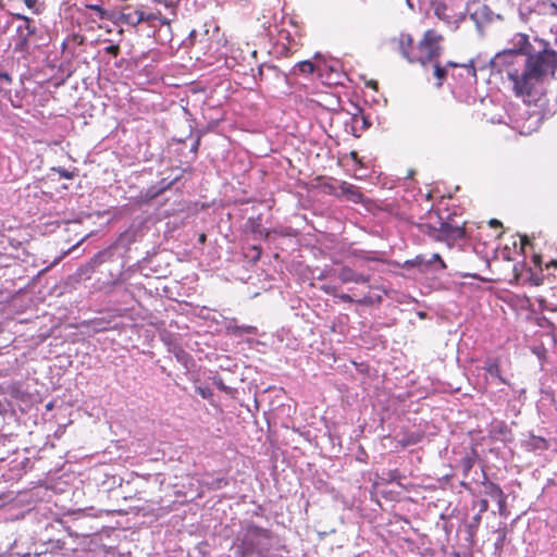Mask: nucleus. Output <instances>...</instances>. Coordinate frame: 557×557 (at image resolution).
I'll return each mask as SVG.
<instances>
[{"label":"nucleus","instance_id":"1","mask_svg":"<svg viewBox=\"0 0 557 557\" xmlns=\"http://www.w3.org/2000/svg\"><path fill=\"white\" fill-rule=\"evenodd\" d=\"M543 49L534 51L524 59V69L510 70L508 79L512 83L517 96H531L534 86L546 76H554L557 69V52L541 40Z\"/></svg>","mask_w":557,"mask_h":557},{"label":"nucleus","instance_id":"2","mask_svg":"<svg viewBox=\"0 0 557 557\" xmlns=\"http://www.w3.org/2000/svg\"><path fill=\"white\" fill-rule=\"evenodd\" d=\"M442 40V35L434 29H428L416 46L412 36L407 33H400L388 39L387 44L392 51L398 53L408 63H420L423 69H426L433 59L441 55L443 49L440 41Z\"/></svg>","mask_w":557,"mask_h":557},{"label":"nucleus","instance_id":"3","mask_svg":"<svg viewBox=\"0 0 557 557\" xmlns=\"http://www.w3.org/2000/svg\"><path fill=\"white\" fill-rule=\"evenodd\" d=\"M400 267L406 271L417 270L421 274L437 273L446 269V263L438 253H432L430 258L418 255L413 259L406 260Z\"/></svg>","mask_w":557,"mask_h":557},{"label":"nucleus","instance_id":"4","mask_svg":"<svg viewBox=\"0 0 557 557\" xmlns=\"http://www.w3.org/2000/svg\"><path fill=\"white\" fill-rule=\"evenodd\" d=\"M517 59L518 58L512 53V51L505 49L491 58L487 66L491 69L492 74H503L505 72L508 76V72H510V70H517L515 67Z\"/></svg>","mask_w":557,"mask_h":557},{"label":"nucleus","instance_id":"5","mask_svg":"<svg viewBox=\"0 0 557 557\" xmlns=\"http://www.w3.org/2000/svg\"><path fill=\"white\" fill-rule=\"evenodd\" d=\"M250 536L268 539L269 537V531L267 529L261 528V527L252 525L249 529V531H248V536H246L243 540L242 544L237 547L238 553L243 557H249V556H251L257 550L256 544H255L253 540Z\"/></svg>","mask_w":557,"mask_h":557},{"label":"nucleus","instance_id":"6","mask_svg":"<svg viewBox=\"0 0 557 557\" xmlns=\"http://www.w3.org/2000/svg\"><path fill=\"white\" fill-rule=\"evenodd\" d=\"M434 14L441 21H443L447 26L453 29H457L459 24L466 18L463 13L455 14L449 13V8L444 2L433 3Z\"/></svg>","mask_w":557,"mask_h":557},{"label":"nucleus","instance_id":"7","mask_svg":"<svg viewBox=\"0 0 557 557\" xmlns=\"http://www.w3.org/2000/svg\"><path fill=\"white\" fill-rule=\"evenodd\" d=\"M336 276L344 283L366 284L370 282V275L359 273L348 265H344L336 270Z\"/></svg>","mask_w":557,"mask_h":557},{"label":"nucleus","instance_id":"8","mask_svg":"<svg viewBox=\"0 0 557 557\" xmlns=\"http://www.w3.org/2000/svg\"><path fill=\"white\" fill-rule=\"evenodd\" d=\"M512 48H509V51H512V53L520 58L524 55L525 58L529 57L532 52H534V48L529 41V36L525 34L518 33L513 36L512 40Z\"/></svg>","mask_w":557,"mask_h":557},{"label":"nucleus","instance_id":"9","mask_svg":"<svg viewBox=\"0 0 557 557\" xmlns=\"http://www.w3.org/2000/svg\"><path fill=\"white\" fill-rule=\"evenodd\" d=\"M483 493L485 496L497 503L499 513L503 515V511L506 508L507 496L500 486L492 481H486L483 483Z\"/></svg>","mask_w":557,"mask_h":557},{"label":"nucleus","instance_id":"10","mask_svg":"<svg viewBox=\"0 0 557 557\" xmlns=\"http://www.w3.org/2000/svg\"><path fill=\"white\" fill-rule=\"evenodd\" d=\"M225 331H226L227 334L236 336V337H242L245 334L257 335V333H258V330H257L256 326H252V325H238L237 322H236V319H231L225 324Z\"/></svg>","mask_w":557,"mask_h":557},{"label":"nucleus","instance_id":"11","mask_svg":"<svg viewBox=\"0 0 557 557\" xmlns=\"http://www.w3.org/2000/svg\"><path fill=\"white\" fill-rule=\"evenodd\" d=\"M438 232L441 233V237L445 239L457 240L465 236V231L462 227L453 225L448 222H441Z\"/></svg>","mask_w":557,"mask_h":557},{"label":"nucleus","instance_id":"12","mask_svg":"<svg viewBox=\"0 0 557 557\" xmlns=\"http://www.w3.org/2000/svg\"><path fill=\"white\" fill-rule=\"evenodd\" d=\"M318 73L319 76H323V69L321 65L314 64L310 60H304L298 63H296L292 70V74L298 75V74H313Z\"/></svg>","mask_w":557,"mask_h":557},{"label":"nucleus","instance_id":"13","mask_svg":"<svg viewBox=\"0 0 557 557\" xmlns=\"http://www.w3.org/2000/svg\"><path fill=\"white\" fill-rule=\"evenodd\" d=\"M351 122L350 133L355 137H360L361 133L372 125L370 117L366 115L354 114L351 116Z\"/></svg>","mask_w":557,"mask_h":557},{"label":"nucleus","instance_id":"14","mask_svg":"<svg viewBox=\"0 0 557 557\" xmlns=\"http://www.w3.org/2000/svg\"><path fill=\"white\" fill-rule=\"evenodd\" d=\"M11 85H12V77L9 75V73L4 71H0V94L2 97L8 98L11 101V104L14 108L20 107L18 103H16L12 97H11Z\"/></svg>","mask_w":557,"mask_h":557},{"label":"nucleus","instance_id":"15","mask_svg":"<svg viewBox=\"0 0 557 557\" xmlns=\"http://www.w3.org/2000/svg\"><path fill=\"white\" fill-rule=\"evenodd\" d=\"M120 20L125 24L135 26V25L139 24L140 22L145 21L146 17H145V13L143 11L134 10V11H129V12L122 11L120 13Z\"/></svg>","mask_w":557,"mask_h":557},{"label":"nucleus","instance_id":"16","mask_svg":"<svg viewBox=\"0 0 557 557\" xmlns=\"http://www.w3.org/2000/svg\"><path fill=\"white\" fill-rule=\"evenodd\" d=\"M16 18H18L23 22L21 25L17 26L16 33L23 32L25 34V36H28V37H33L36 35L37 28H36L34 20H32L27 16L21 15V14H16Z\"/></svg>","mask_w":557,"mask_h":557},{"label":"nucleus","instance_id":"17","mask_svg":"<svg viewBox=\"0 0 557 557\" xmlns=\"http://www.w3.org/2000/svg\"><path fill=\"white\" fill-rule=\"evenodd\" d=\"M341 189L343 194L347 196L348 200L355 203H359L362 201L363 195L356 186L343 182Z\"/></svg>","mask_w":557,"mask_h":557},{"label":"nucleus","instance_id":"18","mask_svg":"<svg viewBox=\"0 0 557 557\" xmlns=\"http://www.w3.org/2000/svg\"><path fill=\"white\" fill-rule=\"evenodd\" d=\"M436 59L437 58L433 59L431 61V63H429L426 69H424V70L428 71L429 67H431L433 70V75L437 78L436 86L441 87L447 76V69H446V66H442Z\"/></svg>","mask_w":557,"mask_h":557},{"label":"nucleus","instance_id":"19","mask_svg":"<svg viewBox=\"0 0 557 557\" xmlns=\"http://www.w3.org/2000/svg\"><path fill=\"white\" fill-rule=\"evenodd\" d=\"M483 370L492 377L497 379L499 383L509 384L508 381L500 374V369L497 360H487L485 362V366L483 367Z\"/></svg>","mask_w":557,"mask_h":557},{"label":"nucleus","instance_id":"20","mask_svg":"<svg viewBox=\"0 0 557 557\" xmlns=\"http://www.w3.org/2000/svg\"><path fill=\"white\" fill-rule=\"evenodd\" d=\"M242 53L239 52L238 55L236 54H233V55H226L224 58V66L228 70H233L237 73H242V74H248V71H247V66H245L244 64H242L238 60V57Z\"/></svg>","mask_w":557,"mask_h":557},{"label":"nucleus","instance_id":"21","mask_svg":"<svg viewBox=\"0 0 557 557\" xmlns=\"http://www.w3.org/2000/svg\"><path fill=\"white\" fill-rule=\"evenodd\" d=\"M525 446L530 449V450H546L548 449L549 447V444H548V441L545 440L544 437L542 436H536V435H530V437L525 441Z\"/></svg>","mask_w":557,"mask_h":557},{"label":"nucleus","instance_id":"22","mask_svg":"<svg viewBox=\"0 0 557 557\" xmlns=\"http://www.w3.org/2000/svg\"><path fill=\"white\" fill-rule=\"evenodd\" d=\"M492 15L493 11L487 5H481L471 13V18L479 25L482 22H491Z\"/></svg>","mask_w":557,"mask_h":557},{"label":"nucleus","instance_id":"23","mask_svg":"<svg viewBox=\"0 0 557 557\" xmlns=\"http://www.w3.org/2000/svg\"><path fill=\"white\" fill-rule=\"evenodd\" d=\"M32 44V37L25 36V34L16 33V39L14 44V51L22 52V53H29Z\"/></svg>","mask_w":557,"mask_h":557},{"label":"nucleus","instance_id":"24","mask_svg":"<svg viewBox=\"0 0 557 557\" xmlns=\"http://www.w3.org/2000/svg\"><path fill=\"white\" fill-rule=\"evenodd\" d=\"M209 30L205 29L202 33L198 32L197 29H191L185 40L182 42V47L184 48H190L195 46L197 41H203L206 36L208 35Z\"/></svg>","mask_w":557,"mask_h":557},{"label":"nucleus","instance_id":"25","mask_svg":"<svg viewBox=\"0 0 557 557\" xmlns=\"http://www.w3.org/2000/svg\"><path fill=\"white\" fill-rule=\"evenodd\" d=\"M183 172H185V170H183L180 174H176L174 176L169 175L157 182L156 184L158 185L160 191L163 194L166 190L171 189L177 182L182 180Z\"/></svg>","mask_w":557,"mask_h":557},{"label":"nucleus","instance_id":"26","mask_svg":"<svg viewBox=\"0 0 557 557\" xmlns=\"http://www.w3.org/2000/svg\"><path fill=\"white\" fill-rule=\"evenodd\" d=\"M423 437L424 433L421 431L408 432L404 434L403 438L399 441V444L403 447L417 445L423 440Z\"/></svg>","mask_w":557,"mask_h":557},{"label":"nucleus","instance_id":"27","mask_svg":"<svg viewBox=\"0 0 557 557\" xmlns=\"http://www.w3.org/2000/svg\"><path fill=\"white\" fill-rule=\"evenodd\" d=\"M494 534H496V540L494 542V555L497 557L502 556V550L506 541L507 530L506 528H499L494 531Z\"/></svg>","mask_w":557,"mask_h":557},{"label":"nucleus","instance_id":"28","mask_svg":"<svg viewBox=\"0 0 557 557\" xmlns=\"http://www.w3.org/2000/svg\"><path fill=\"white\" fill-rule=\"evenodd\" d=\"M264 70L271 71L274 74H278L280 73V69L276 65H273V64H265V63H263V64L258 66L257 71H255L253 67L249 69V71L251 72V75H252L255 81H258V79L262 81L263 79Z\"/></svg>","mask_w":557,"mask_h":557},{"label":"nucleus","instance_id":"29","mask_svg":"<svg viewBox=\"0 0 557 557\" xmlns=\"http://www.w3.org/2000/svg\"><path fill=\"white\" fill-rule=\"evenodd\" d=\"M110 252L108 250H100L98 251L97 253H95L89 262H88V267L94 270L96 269L97 267H99L100 264H102L103 262H106L108 260V258L110 257Z\"/></svg>","mask_w":557,"mask_h":557},{"label":"nucleus","instance_id":"30","mask_svg":"<svg viewBox=\"0 0 557 557\" xmlns=\"http://www.w3.org/2000/svg\"><path fill=\"white\" fill-rule=\"evenodd\" d=\"M481 520H482V513H479V512H474L473 516L469 519V521L466 524V528H467L468 534L470 536L475 535V533L480 527Z\"/></svg>","mask_w":557,"mask_h":557},{"label":"nucleus","instance_id":"31","mask_svg":"<svg viewBox=\"0 0 557 557\" xmlns=\"http://www.w3.org/2000/svg\"><path fill=\"white\" fill-rule=\"evenodd\" d=\"M173 354L176 360L183 364L186 369H188V363L191 361V356L182 347H175L173 349Z\"/></svg>","mask_w":557,"mask_h":557},{"label":"nucleus","instance_id":"32","mask_svg":"<svg viewBox=\"0 0 557 557\" xmlns=\"http://www.w3.org/2000/svg\"><path fill=\"white\" fill-rule=\"evenodd\" d=\"M145 200L151 201L162 195L157 184H152L141 191Z\"/></svg>","mask_w":557,"mask_h":557},{"label":"nucleus","instance_id":"33","mask_svg":"<svg viewBox=\"0 0 557 557\" xmlns=\"http://www.w3.org/2000/svg\"><path fill=\"white\" fill-rule=\"evenodd\" d=\"M200 141H201V133L198 131L197 135L194 138L193 144L189 148V163L194 162L197 159Z\"/></svg>","mask_w":557,"mask_h":557},{"label":"nucleus","instance_id":"34","mask_svg":"<svg viewBox=\"0 0 557 557\" xmlns=\"http://www.w3.org/2000/svg\"><path fill=\"white\" fill-rule=\"evenodd\" d=\"M212 383L216 386V388L226 394H232L235 389L225 385L223 379L220 375H214L212 377Z\"/></svg>","mask_w":557,"mask_h":557},{"label":"nucleus","instance_id":"35","mask_svg":"<svg viewBox=\"0 0 557 557\" xmlns=\"http://www.w3.org/2000/svg\"><path fill=\"white\" fill-rule=\"evenodd\" d=\"M472 510H475V512L483 515L488 510V500L485 498L473 500Z\"/></svg>","mask_w":557,"mask_h":557},{"label":"nucleus","instance_id":"36","mask_svg":"<svg viewBox=\"0 0 557 557\" xmlns=\"http://www.w3.org/2000/svg\"><path fill=\"white\" fill-rule=\"evenodd\" d=\"M351 255L362 261H375L377 258L371 257L369 251L364 250H352Z\"/></svg>","mask_w":557,"mask_h":557},{"label":"nucleus","instance_id":"37","mask_svg":"<svg viewBox=\"0 0 557 557\" xmlns=\"http://www.w3.org/2000/svg\"><path fill=\"white\" fill-rule=\"evenodd\" d=\"M531 351L533 355H535L541 361H544L546 359V354H547V350L546 348L544 347L543 344L541 345H536V346H532L531 347Z\"/></svg>","mask_w":557,"mask_h":557},{"label":"nucleus","instance_id":"38","mask_svg":"<svg viewBox=\"0 0 557 557\" xmlns=\"http://www.w3.org/2000/svg\"><path fill=\"white\" fill-rule=\"evenodd\" d=\"M368 453L366 451V449L360 445L358 447V450L356 453V460L359 461V462H363V463H367L368 462Z\"/></svg>","mask_w":557,"mask_h":557},{"label":"nucleus","instance_id":"39","mask_svg":"<svg viewBox=\"0 0 557 557\" xmlns=\"http://www.w3.org/2000/svg\"><path fill=\"white\" fill-rule=\"evenodd\" d=\"M52 170L55 171L57 173H59V175L63 178L71 180L74 177V172H71L64 168L59 166V168H53Z\"/></svg>","mask_w":557,"mask_h":557},{"label":"nucleus","instance_id":"40","mask_svg":"<svg viewBox=\"0 0 557 557\" xmlns=\"http://www.w3.org/2000/svg\"><path fill=\"white\" fill-rule=\"evenodd\" d=\"M197 393L203 398V399H209L213 396V392L210 387H197Z\"/></svg>","mask_w":557,"mask_h":557},{"label":"nucleus","instance_id":"41","mask_svg":"<svg viewBox=\"0 0 557 557\" xmlns=\"http://www.w3.org/2000/svg\"><path fill=\"white\" fill-rule=\"evenodd\" d=\"M106 53L117 57L120 53V47L117 45H109L104 48Z\"/></svg>","mask_w":557,"mask_h":557},{"label":"nucleus","instance_id":"42","mask_svg":"<svg viewBox=\"0 0 557 557\" xmlns=\"http://www.w3.org/2000/svg\"><path fill=\"white\" fill-rule=\"evenodd\" d=\"M91 10H94L100 18H107L108 12L102 9L101 7L95 4L89 7Z\"/></svg>","mask_w":557,"mask_h":557},{"label":"nucleus","instance_id":"43","mask_svg":"<svg viewBox=\"0 0 557 557\" xmlns=\"http://www.w3.org/2000/svg\"><path fill=\"white\" fill-rule=\"evenodd\" d=\"M214 485L216 488H221V487L227 485V480L224 478H218L214 480Z\"/></svg>","mask_w":557,"mask_h":557},{"label":"nucleus","instance_id":"44","mask_svg":"<svg viewBox=\"0 0 557 557\" xmlns=\"http://www.w3.org/2000/svg\"><path fill=\"white\" fill-rule=\"evenodd\" d=\"M488 121L492 122V123H497V124H500V123H505L504 121V116L503 115H498V116H491L488 117Z\"/></svg>","mask_w":557,"mask_h":557},{"label":"nucleus","instance_id":"45","mask_svg":"<svg viewBox=\"0 0 557 557\" xmlns=\"http://www.w3.org/2000/svg\"><path fill=\"white\" fill-rule=\"evenodd\" d=\"M156 2H159V3H164L165 7L170 8V7H173L178 0H154Z\"/></svg>","mask_w":557,"mask_h":557},{"label":"nucleus","instance_id":"46","mask_svg":"<svg viewBox=\"0 0 557 557\" xmlns=\"http://www.w3.org/2000/svg\"><path fill=\"white\" fill-rule=\"evenodd\" d=\"M520 239H521V246L522 247H524L527 245H531V240H530L528 235H521Z\"/></svg>","mask_w":557,"mask_h":557},{"label":"nucleus","instance_id":"47","mask_svg":"<svg viewBox=\"0 0 557 557\" xmlns=\"http://www.w3.org/2000/svg\"><path fill=\"white\" fill-rule=\"evenodd\" d=\"M350 158H351V160H354L356 163H360V164H361V161H360V159H359V154H358V152H357V151H351V152H350Z\"/></svg>","mask_w":557,"mask_h":557},{"label":"nucleus","instance_id":"48","mask_svg":"<svg viewBox=\"0 0 557 557\" xmlns=\"http://www.w3.org/2000/svg\"><path fill=\"white\" fill-rule=\"evenodd\" d=\"M490 225L493 226V227H497V226H502V223H500V221H498L496 219H492L490 221Z\"/></svg>","mask_w":557,"mask_h":557},{"label":"nucleus","instance_id":"49","mask_svg":"<svg viewBox=\"0 0 557 557\" xmlns=\"http://www.w3.org/2000/svg\"><path fill=\"white\" fill-rule=\"evenodd\" d=\"M339 298H341L342 300H344V301H348V302L352 301L351 296H350V295H348V294H343V295H341V296H339Z\"/></svg>","mask_w":557,"mask_h":557},{"label":"nucleus","instance_id":"50","mask_svg":"<svg viewBox=\"0 0 557 557\" xmlns=\"http://www.w3.org/2000/svg\"><path fill=\"white\" fill-rule=\"evenodd\" d=\"M322 69H323V71H324L325 69H327V70H329L330 72H332V73H337V69H336L334 65H325V66H324V67H322Z\"/></svg>","mask_w":557,"mask_h":557},{"label":"nucleus","instance_id":"51","mask_svg":"<svg viewBox=\"0 0 557 557\" xmlns=\"http://www.w3.org/2000/svg\"><path fill=\"white\" fill-rule=\"evenodd\" d=\"M445 66H446V69H447V67H456V66H458V64H457L456 62L448 61V62H447V64H446Z\"/></svg>","mask_w":557,"mask_h":557},{"label":"nucleus","instance_id":"52","mask_svg":"<svg viewBox=\"0 0 557 557\" xmlns=\"http://www.w3.org/2000/svg\"><path fill=\"white\" fill-rule=\"evenodd\" d=\"M533 259H534V263H535V264H537V265H540V263H541V257H540V256H534V258H533Z\"/></svg>","mask_w":557,"mask_h":557},{"label":"nucleus","instance_id":"53","mask_svg":"<svg viewBox=\"0 0 557 557\" xmlns=\"http://www.w3.org/2000/svg\"><path fill=\"white\" fill-rule=\"evenodd\" d=\"M406 2H407V5H408L411 10H413V9H414V5H413V3L411 2V0H406Z\"/></svg>","mask_w":557,"mask_h":557},{"label":"nucleus","instance_id":"54","mask_svg":"<svg viewBox=\"0 0 557 557\" xmlns=\"http://www.w3.org/2000/svg\"><path fill=\"white\" fill-rule=\"evenodd\" d=\"M419 318L424 319L426 317V313L423 311L418 312Z\"/></svg>","mask_w":557,"mask_h":557},{"label":"nucleus","instance_id":"55","mask_svg":"<svg viewBox=\"0 0 557 557\" xmlns=\"http://www.w3.org/2000/svg\"><path fill=\"white\" fill-rule=\"evenodd\" d=\"M206 239V235L205 234H201L200 237H199V242L203 243Z\"/></svg>","mask_w":557,"mask_h":557},{"label":"nucleus","instance_id":"56","mask_svg":"<svg viewBox=\"0 0 557 557\" xmlns=\"http://www.w3.org/2000/svg\"><path fill=\"white\" fill-rule=\"evenodd\" d=\"M375 301L376 302H381L382 301V297L381 296L375 297Z\"/></svg>","mask_w":557,"mask_h":557},{"label":"nucleus","instance_id":"57","mask_svg":"<svg viewBox=\"0 0 557 557\" xmlns=\"http://www.w3.org/2000/svg\"><path fill=\"white\" fill-rule=\"evenodd\" d=\"M320 58H321V53L317 52V53L314 54V59H320Z\"/></svg>","mask_w":557,"mask_h":557},{"label":"nucleus","instance_id":"58","mask_svg":"<svg viewBox=\"0 0 557 557\" xmlns=\"http://www.w3.org/2000/svg\"><path fill=\"white\" fill-rule=\"evenodd\" d=\"M127 236H128V234H127V233H126V234H124V235H122V236H121V238H120V240H124V238H125V237H127Z\"/></svg>","mask_w":557,"mask_h":557},{"label":"nucleus","instance_id":"59","mask_svg":"<svg viewBox=\"0 0 557 557\" xmlns=\"http://www.w3.org/2000/svg\"><path fill=\"white\" fill-rule=\"evenodd\" d=\"M22 557H34V555L28 553V554L23 555Z\"/></svg>","mask_w":557,"mask_h":557},{"label":"nucleus","instance_id":"60","mask_svg":"<svg viewBox=\"0 0 557 557\" xmlns=\"http://www.w3.org/2000/svg\"><path fill=\"white\" fill-rule=\"evenodd\" d=\"M33 0H26V4L29 7L32 4Z\"/></svg>","mask_w":557,"mask_h":557},{"label":"nucleus","instance_id":"61","mask_svg":"<svg viewBox=\"0 0 557 557\" xmlns=\"http://www.w3.org/2000/svg\"><path fill=\"white\" fill-rule=\"evenodd\" d=\"M51 408H52V404H51V403H49V404L47 405V409H51Z\"/></svg>","mask_w":557,"mask_h":557},{"label":"nucleus","instance_id":"62","mask_svg":"<svg viewBox=\"0 0 557 557\" xmlns=\"http://www.w3.org/2000/svg\"><path fill=\"white\" fill-rule=\"evenodd\" d=\"M472 277L474 278H479V280H482L479 275L474 274V275H471Z\"/></svg>","mask_w":557,"mask_h":557},{"label":"nucleus","instance_id":"63","mask_svg":"<svg viewBox=\"0 0 557 557\" xmlns=\"http://www.w3.org/2000/svg\"><path fill=\"white\" fill-rule=\"evenodd\" d=\"M471 69H472L473 75H475V69L473 67L472 64H471Z\"/></svg>","mask_w":557,"mask_h":557},{"label":"nucleus","instance_id":"64","mask_svg":"<svg viewBox=\"0 0 557 557\" xmlns=\"http://www.w3.org/2000/svg\"><path fill=\"white\" fill-rule=\"evenodd\" d=\"M178 141L182 143V144H185L186 139H180Z\"/></svg>","mask_w":557,"mask_h":557}]
</instances>
